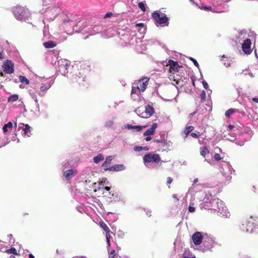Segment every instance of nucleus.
<instances>
[{"label":"nucleus","mask_w":258,"mask_h":258,"mask_svg":"<svg viewBox=\"0 0 258 258\" xmlns=\"http://www.w3.org/2000/svg\"><path fill=\"white\" fill-rule=\"evenodd\" d=\"M203 235L199 232H197L192 236L193 242L196 245H200L202 241Z\"/></svg>","instance_id":"9b49d317"},{"label":"nucleus","mask_w":258,"mask_h":258,"mask_svg":"<svg viewBox=\"0 0 258 258\" xmlns=\"http://www.w3.org/2000/svg\"><path fill=\"white\" fill-rule=\"evenodd\" d=\"M85 76L79 72L73 76L72 81L74 84H78L80 89L84 90L88 87V84L85 81Z\"/></svg>","instance_id":"f257e3e1"},{"label":"nucleus","mask_w":258,"mask_h":258,"mask_svg":"<svg viewBox=\"0 0 258 258\" xmlns=\"http://www.w3.org/2000/svg\"><path fill=\"white\" fill-rule=\"evenodd\" d=\"M107 243L108 246L110 245V239H106Z\"/></svg>","instance_id":"864d4df0"},{"label":"nucleus","mask_w":258,"mask_h":258,"mask_svg":"<svg viewBox=\"0 0 258 258\" xmlns=\"http://www.w3.org/2000/svg\"><path fill=\"white\" fill-rule=\"evenodd\" d=\"M137 90H138V89L137 88V86L132 87V90H131V96H133V95L134 94H135L137 93Z\"/></svg>","instance_id":"c756f323"},{"label":"nucleus","mask_w":258,"mask_h":258,"mask_svg":"<svg viewBox=\"0 0 258 258\" xmlns=\"http://www.w3.org/2000/svg\"><path fill=\"white\" fill-rule=\"evenodd\" d=\"M77 174V170L70 169L66 171L64 173V176L67 180H69Z\"/></svg>","instance_id":"ddd939ff"},{"label":"nucleus","mask_w":258,"mask_h":258,"mask_svg":"<svg viewBox=\"0 0 258 258\" xmlns=\"http://www.w3.org/2000/svg\"><path fill=\"white\" fill-rule=\"evenodd\" d=\"M104 160V156L102 154H99L97 156L94 157L93 161L95 163H98L99 162Z\"/></svg>","instance_id":"6ab92c4d"},{"label":"nucleus","mask_w":258,"mask_h":258,"mask_svg":"<svg viewBox=\"0 0 258 258\" xmlns=\"http://www.w3.org/2000/svg\"><path fill=\"white\" fill-rule=\"evenodd\" d=\"M10 237H12V234H10Z\"/></svg>","instance_id":"69168bd1"},{"label":"nucleus","mask_w":258,"mask_h":258,"mask_svg":"<svg viewBox=\"0 0 258 258\" xmlns=\"http://www.w3.org/2000/svg\"><path fill=\"white\" fill-rule=\"evenodd\" d=\"M28 10L22 7H16L14 10V16L17 20H22L27 16Z\"/></svg>","instance_id":"20e7f679"},{"label":"nucleus","mask_w":258,"mask_h":258,"mask_svg":"<svg viewBox=\"0 0 258 258\" xmlns=\"http://www.w3.org/2000/svg\"><path fill=\"white\" fill-rule=\"evenodd\" d=\"M105 189L107 191H109L110 189V187H109V186H106L105 187Z\"/></svg>","instance_id":"603ef678"},{"label":"nucleus","mask_w":258,"mask_h":258,"mask_svg":"<svg viewBox=\"0 0 258 258\" xmlns=\"http://www.w3.org/2000/svg\"><path fill=\"white\" fill-rule=\"evenodd\" d=\"M152 16L154 20L160 24H165L167 22V17L165 16L161 17L158 13L154 12Z\"/></svg>","instance_id":"6e6552de"},{"label":"nucleus","mask_w":258,"mask_h":258,"mask_svg":"<svg viewBox=\"0 0 258 258\" xmlns=\"http://www.w3.org/2000/svg\"><path fill=\"white\" fill-rule=\"evenodd\" d=\"M191 136L194 138H199V137L200 136V134L199 132H197V133H192L191 134Z\"/></svg>","instance_id":"473e14b6"},{"label":"nucleus","mask_w":258,"mask_h":258,"mask_svg":"<svg viewBox=\"0 0 258 258\" xmlns=\"http://www.w3.org/2000/svg\"><path fill=\"white\" fill-rule=\"evenodd\" d=\"M49 88V87H48L46 85H43L40 87V89L41 92H46L48 90Z\"/></svg>","instance_id":"7c9ffc66"},{"label":"nucleus","mask_w":258,"mask_h":258,"mask_svg":"<svg viewBox=\"0 0 258 258\" xmlns=\"http://www.w3.org/2000/svg\"><path fill=\"white\" fill-rule=\"evenodd\" d=\"M235 111L236 110L235 109L230 108L225 112V115L227 117H229L232 114L234 113Z\"/></svg>","instance_id":"5701e85b"},{"label":"nucleus","mask_w":258,"mask_h":258,"mask_svg":"<svg viewBox=\"0 0 258 258\" xmlns=\"http://www.w3.org/2000/svg\"><path fill=\"white\" fill-rule=\"evenodd\" d=\"M190 59L193 62V63H194V64L196 67H199V63L195 58H194L192 57H190Z\"/></svg>","instance_id":"c9c22d12"},{"label":"nucleus","mask_w":258,"mask_h":258,"mask_svg":"<svg viewBox=\"0 0 258 258\" xmlns=\"http://www.w3.org/2000/svg\"><path fill=\"white\" fill-rule=\"evenodd\" d=\"M105 180L106 179H105L104 181H103V179H102V180L99 182V184L103 185L105 183Z\"/></svg>","instance_id":"49530a36"},{"label":"nucleus","mask_w":258,"mask_h":258,"mask_svg":"<svg viewBox=\"0 0 258 258\" xmlns=\"http://www.w3.org/2000/svg\"><path fill=\"white\" fill-rule=\"evenodd\" d=\"M200 151L201 155L204 157H205L210 152L208 148L206 146L201 147L200 149Z\"/></svg>","instance_id":"f3484780"},{"label":"nucleus","mask_w":258,"mask_h":258,"mask_svg":"<svg viewBox=\"0 0 258 258\" xmlns=\"http://www.w3.org/2000/svg\"><path fill=\"white\" fill-rule=\"evenodd\" d=\"M168 64L169 65V70L171 73L178 72L180 66L177 61L170 59L168 61Z\"/></svg>","instance_id":"9d476101"},{"label":"nucleus","mask_w":258,"mask_h":258,"mask_svg":"<svg viewBox=\"0 0 258 258\" xmlns=\"http://www.w3.org/2000/svg\"><path fill=\"white\" fill-rule=\"evenodd\" d=\"M125 168L124 166L122 164L120 165H115L112 166L108 168H105V170H110V171H121L124 170Z\"/></svg>","instance_id":"2eb2a0df"},{"label":"nucleus","mask_w":258,"mask_h":258,"mask_svg":"<svg viewBox=\"0 0 258 258\" xmlns=\"http://www.w3.org/2000/svg\"><path fill=\"white\" fill-rule=\"evenodd\" d=\"M172 198L175 199L176 201H179V199H178L177 197V195H175V194H173L172 196Z\"/></svg>","instance_id":"79ce46f5"},{"label":"nucleus","mask_w":258,"mask_h":258,"mask_svg":"<svg viewBox=\"0 0 258 258\" xmlns=\"http://www.w3.org/2000/svg\"><path fill=\"white\" fill-rule=\"evenodd\" d=\"M19 78L21 82L22 83H24L26 85H28L29 84V81L25 76H20Z\"/></svg>","instance_id":"393cba45"},{"label":"nucleus","mask_w":258,"mask_h":258,"mask_svg":"<svg viewBox=\"0 0 258 258\" xmlns=\"http://www.w3.org/2000/svg\"><path fill=\"white\" fill-rule=\"evenodd\" d=\"M149 81V78L148 77H144L140 79L135 84L137 89L142 92H144L147 88Z\"/></svg>","instance_id":"423d86ee"},{"label":"nucleus","mask_w":258,"mask_h":258,"mask_svg":"<svg viewBox=\"0 0 258 258\" xmlns=\"http://www.w3.org/2000/svg\"><path fill=\"white\" fill-rule=\"evenodd\" d=\"M58 70L61 72L62 75H65L68 73V70L70 67V62L66 59H61L58 62Z\"/></svg>","instance_id":"39448f33"},{"label":"nucleus","mask_w":258,"mask_h":258,"mask_svg":"<svg viewBox=\"0 0 258 258\" xmlns=\"http://www.w3.org/2000/svg\"><path fill=\"white\" fill-rule=\"evenodd\" d=\"M194 127L192 126H186L184 131L185 134V138H186L188 134L194 130Z\"/></svg>","instance_id":"412c9836"},{"label":"nucleus","mask_w":258,"mask_h":258,"mask_svg":"<svg viewBox=\"0 0 258 258\" xmlns=\"http://www.w3.org/2000/svg\"><path fill=\"white\" fill-rule=\"evenodd\" d=\"M184 258H188V257L184 256Z\"/></svg>","instance_id":"338daca9"},{"label":"nucleus","mask_w":258,"mask_h":258,"mask_svg":"<svg viewBox=\"0 0 258 258\" xmlns=\"http://www.w3.org/2000/svg\"><path fill=\"white\" fill-rule=\"evenodd\" d=\"M112 13L111 12H108V13H107L105 16V18H108V17H109L111 16H112Z\"/></svg>","instance_id":"ea45409f"},{"label":"nucleus","mask_w":258,"mask_h":258,"mask_svg":"<svg viewBox=\"0 0 258 258\" xmlns=\"http://www.w3.org/2000/svg\"><path fill=\"white\" fill-rule=\"evenodd\" d=\"M195 114V112H194V113H191V114H190V115H194V114Z\"/></svg>","instance_id":"680f3d73"},{"label":"nucleus","mask_w":258,"mask_h":258,"mask_svg":"<svg viewBox=\"0 0 258 258\" xmlns=\"http://www.w3.org/2000/svg\"><path fill=\"white\" fill-rule=\"evenodd\" d=\"M134 150L136 151L140 152L143 150V147L141 146H136L134 147Z\"/></svg>","instance_id":"f704fd0d"},{"label":"nucleus","mask_w":258,"mask_h":258,"mask_svg":"<svg viewBox=\"0 0 258 258\" xmlns=\"http://www.w3.org/2000/svg\"><path fill=\"white\" fill-rule=\"evenodd\" d=\"M138 7L142 10L143 12L146 11V8L143 2H140L138 4Z\"/></svg>","instance_id":"c85d7f7f"},{"label":"nucleus","mask_w":258,"mask_h":258,"mask_svg":"<svg viewBox=\"0 0 258 258\" xmlns=\"http://www.w3.org/2000/svg\"><path fill=\"white\" fill-rule=\"evenodd\" d=\"M205 94H206V93H205V91H203V92H202V94H201V96H202V98H203V99H205Z\"/></svg>","instance_id":"37998d69"},{"label":"nucleus","mask_w":258,"mask_h":258,"mask_svg":"<svg viewBox=\"0 0 258 258\" xmlns=\"http://www.w3.org/2000/svg\"><path fill=\"white\" fill-rule=\"evenodd\" d=\"M144 24L142 23H138V24H136V26H140V27H143L144 26Z\"/></svg>","instance_id":"a18cd8bd"},{"label":"nucleus","mask_w":258,"mask_h":258,"mask_svg":"<svg viewBox=\"0 0 258 258\" xmlns=\"http://www.w3.org/2000/svg\"><path fill=\"white\" fill-rule=\"evenodd\" d=\"M110 255H112V256H110L111 258H120V256L115 253V251L114 250H112L110 252Z\"/></svg>","instance_id":"cd10ccee"},{"label":"nucleus","mask_w":258,"mask_h":258,"mask_svg":"<svg viewBox=\"0 0 258 258\" xmlns=\"http://www.w3.org/2000/svg\"><path fill=\"white\" fill-rule=\"evenodd\" d=\"M147 137L146 138L145 140L146 141H149L151 140L152 138L150 136H147Z\"/></svg>","instance_id":"c03bdc74"},{"label":"nucleus","mask_w":258,"mask_h":258,"mask_svg":"<svg viewBox=\"0 0 258 258\" xmlns=\"http://www.w3.org/2000/svg\"><path fill=\"white\" fill-rule=\"evenodd\" d=\"M43 45L46 48H52L54 47L56 44L52 41H48L44 42Z\"/></svg>","instance_id":"a211bd4d"},{"label":"nucleus","mask_w":258,"mask_h":258,"mask_svg":"<svg viewBox=\"0 0 258 258\" xmlns=\"http://www.w3.org/2000/svg\"><path fill=\"white\" fill-rule=\"evenodd\" d=\"M198 178H197V179H195V180L194 181V182L196 183L198 182Z\"/></svg>","instance_id":"13d9d810"},{"label":"nucleus","mask_w":258,"mask_h":258,"mask_svg":"<svg viewBox=\"0 0 258 258\" xmlns=\"http://www.w3.org/2000/svg\"><path fill=\"white\" fill-rule=\"evenodd\" d=\"M143 160L145 163L150 162L158 163L161 160V158L157 154L149 153L144 156Z\"/></svg>","instance_id":"7ed1b4c3"},{"label":"nucleus","mask_w":258,"mask_h":258,"mask_svg":"<svg viewBox=\"0 0 258 258\" xmlns=\"http://www.w3.org/2000/svg\"><path fill=\"white\" fill-rule=\"evenodd\" d=\"M19 95L17 94H13L11 95L8 99V101L9 102H14L18 100Z\"/></svg>","instance_id":"aec40b11"},{"label":"nucleus","mask_w":258,"mask_h":258,"mask_svg":"<svg viewBox=\"0 0 258 258\" xmlns=\"http://www.w3.org/2000/svg\"><path fill=\"white\" fill-rule=\"evenodd\" d=\"M154 142H156V143H163L162 141H160V140H155L154 141Z\"/></svg>","instance_id":"3c124183"},{"label":"nucleus","mask_w":258,"mask_h":258,"mask_svg":"<svg viewBox=\"0 0 258 258\" xmlns=\"http://www.w3.org/2000/svg\"><path fill=\"white\" fill-rule=\"evenodd\" d=\"M140 108H138L136 109V111L138 112V115L144 118H147L151 116L154 113V108L153 106L150 105H147L145 106V111L140 112Z\"/></svg>","instance_id":"f03ea898"},{"label":"nucleus","mask_w":258,"mask_h":258,"mask_svg":"<svg viewBox=\"0 0 258 258\" xmlns=\"http://www.w3.org/2000/svg\"><path fill=\"white\" fill-rule=\"evenodd\" d=\"M251 41L249 39H247L244 41L242 45V48L243 52L245 54H250L251 53Z\"/></svg>","instance_id":"1a4fd4ad"},{"label":"nucleus","mask_w":258,"mask_h":258,"mask_svg":"<svg viewBox=\"0 0 258 258\" xmlns=\"http://www.w3.org/2000/svg\"><path fill=\"white\" fill-rule=\"evenodd\" d=\"M158 126L157 123H154L151 127L148 130H147L144 134L143 135L144 136L153 135L155 134V130L157 128Z\"/></svg>","instance_id":"f8f14e48"},{"label":"nucleus","mask_w":258,"mask_h":258,"mask_svg":"<svg viewBox=\"0 0 258 258\" xmlns=\"http://www.w3.org/2000/svg\"><path fill=\"white\" fill-rule=\"evenodd\" d=\"M4 71L8 74H11L14 73V64L11 60L9 59H7L3 62V64L2 66Z\"/></svg>","instance_id":"0eeeda50"},{"label":"nucleus","mask_w":258,"mask_h":258,"mask_svg":"<svg viewBox=\"0 0 258 258\" xmlns=\"http://www.w3.org/2000/svg\"><path fill=\"white\" fill-rule=\"evenodd\" d=\"M188 211L189 212H191V213H193L194 212H195V208L193 206H191V205H190L188 207Z\"/></svg>","instance_id":"72a5a7b5"},{"label":"nucleus","mask_w":258,"mask_h":258,"mask_svg":"<svg viewBox=\"0 0 258 258\" xmlns=\"http://www.w3.org/2000/svg\"><path fill=\"white\" fill-rule=\"evenodd\" d=\"M13 127V123L11 122H9L8 123L5 124L3 130L4 133H6L8 131V128H12Z\"/></svg>","instance_id":"a878e982"},{"label":"nucleus","mask_w":258,"mask_h":258,"mask_svg":"<svg viewBox=\"0 0 258 258\" xmlns=\"http://www.w3.org/2000/svg\"><path fill=\"white\" fill-rule=\"evenodd\" d=\"M5 252L7 253H13L14 255H19L15 247H12L10 249H6Z\"/></svg>","instance_id":"4be33fe9"},{"label":"nucleus","mask_w":258,"mask_h":258,"mask_svg":"<svg viewBox=\"0 0 258 258\" xmlns=\"http://www.w3.org/2000/svg\"><path fill=\"white\" fill-rule=\"evenodd\" d=\"M35 101L36 103H37V102H38L37 99H35Z\"/></svg>","instance_id":"e2e57ef3"},{"label":"nucleus","mask_w":258,"mask_h":258,"mask_svg":"<svg viewBox=\"0 0 258 258\" xmlns=\"http://www.w3.org/2000/svg\"><path fill=\"white\" fill-rule=\"evenodd\" d=\"M214 158L216 161H219L222 158L221 157V156L218 153H215L214 155Z\"/></svg>","instance_id":"2f4dec72"},{"label":"nucleus","mask_w":258,"mask_h":258,"mask_svg":"<svg viewBox=\"0 0 258 258\" xmlns=\"http://www.w3.org/2000/svg\"><path fill=\"white\" fill-rule=\"evenodd\" d=\"M143 150L145 151H148L149 150V148L147 147H144Z\"/></svg>","instance_id":"6e6d98bb"},{"label":"nucleus","mask_w":258,"mask_h":258,"mask_svg":"<svg viewBox=\"0 0 258 258\" xmlns=\"http://www.w3.org/2000/svg\"><path fill=\"white\" fill-rule=\"evenodd\" d=\"M192 84H193L194 86H195V82H194V81H192Z\"/></svg>","instance_id":"052dcab7"},{"label":"nucleus","mask_w":258,"mask_h":258,"mask_svg":"<svg viewBox=\"0 0 258 258\" xmlns=\"http://www.w3.org/2000/svg\"><path fill=\"white\" fill-rule=\"evenodd\" d=\"M0 76H1V77L4 76V74L3 72H0Z\"/></svg>","instance_id":"4d7b16f0"},{"label":"nucleus","mask_w":258,"mask_h":258,"mask_svg":"<svg viewBox=\"0 0 258 258\" xmlns=\"http://www.w3.org/2000/svg\"><path fill=\"white\" fill-rule=\"evenodd\" d=\"M148 126V125H143V126H140V125H132L131 124H128L127 125V128L128 129H136L137 131H140L143 128H146Z\"/></svg>","instance_id":"dca6fc26"},{"label":"nucleus","mask_w":258,"mask_h":258,"mask_svg":"<svg viewBox=\"0 0 258 258\" xmlns=\"http://www.w3.org/2000/svg\"><path fill=\"white\" fill-rule=\"evenodd\" d=\"M24 126V128L23 130L24 131V134L29 137L31 135V127L28 124H24V123H20L19 127H23Z\"/></svg>","instance_id":"4468645a"},{"label":"nucleus","mask_w":258,"mask_h":258,"mask_svg":"<svg viewBox=\"0 0 258 258\" xmlns=\"http://www.w3.org/2000/svg\"><path fill=\"white\" fill-rule=\"evenodd\" d=\"M234 126L231 124H230L228 126V129L229 131H231L234 128Z\"/></svg>","instance_id":"a19ab883"},{"label":"nucleus","mask_w":258,"mask_h":258,"mask_svg":"<svg viewBox=\"0 0 258 258\" xmlns=\"http://www.w3.org/2000/svg\"><path fill=\"white\" fill-rule=\"evenodd\" d=\"M100 225L101 227L105 231V232H110L109 228L104 222H100Z\"/></svg>","instance_id":"b1692460"},{"label":"nucleus","mask_w":258,"mask_h":258,"mask_svg":"<svg viewBox=\"0 0 258 258\" xmlns=\"http://www.w3.org/2000/svg\"><path fill=\"white\" fill-rule=\"evenodd\" d=\"M172 182V179L170 177H168L167 178V183L168 184H170Z\"/></svg>","instance_id":"4c0bfd02"},{"label":"nucleus","mask_w":258,"mask_h":258,"mask_svg":"<svg viewBox=\"0 0 258 258\" xmlns=\"http://www.w3.org/2000/svg\"><path fill=\"white\" fill-rule=\"evenodd\" d=\"M112 159V158L111 156H107L106 158L105 161L103 163L102 166L103 167H105V166H106V165L107 163H108V164L111 163Z\"/></svg>","instance_id":"bb28decb"},{"label":"nucleus","mask_w":258,"mask_h":258,"mask_svg":"<svg viewBox=\"0 0 258 258\" xmlns=\"http://www.w3.org/2000/svg\"><path fill=\"white\" fill-rule=\"evenodd\" d=\"M16 126H17V123H15V126L16 127Z\"/></svg>","instance_id":"0e129e2a"},{"label":"nucleus","mask_w":258,"mask_h":258,"mask_svg":"<svg viewBox=\"0 0 258 258\" xmlns=\"http://www.w3.org/2000/svg\"><path fill=\"white\" fill-rule=\"evenodd\" d=\"M9 258H16V257L14 255H11Z\"/></svg>","instance_id":"bf43d9fd"},{"label":"nucleus","mask_w":258,"mask_h":258,"mask_svg":"<svg viewBox=\"0 0 258 258\" xmlns=\"http://www.w3.org/2000/svg\"><path fill=\"white\" fill-rule=\"evenodd\" d=\"M202 84L203 85L204 88L205 89H208V88L209 87V85H208V83L205 81H203L202 82Z\"/></svg>","instance_id":"e433bc0d"},{"label":"nucleus","mask_w":258,"mask_h":258,"mask_svg":"<svg viewBox=\"0 0 258 258\" xmlns=\"http://www.w3.org/2000/svg\"><path fill=\"white\" fill-rule=\"evenodd\" d=\"M4 58L3 55V52L0 51V59H3Z\"/></svg>","instance_id":"8fccbe9b"},{"label":"nucleus","mask_w":258,"mask_h":258,"mask_svg":"<svg viewBox=\"0 0 258 258\" xmlns=\"http://www.w3.org/2000/svg\"><path fill=\"white\" fill-rule=\"evenodd\" d=\"M111 237V235L110 234V232H106V239H110Z\"/></svg>","instance_id":"58836bf2"},{"label":"nucleus","mask_w":258,"mask_h":258,"mask_svg":"<svg viewBox=\"0 0 258 258\" xmlns=\"http://www.w3.org/2000/svg\"><path fill=\"white\" fill-rule=\"evenodd\" d=\"M252 101L258 103V98H253Z\"/></svg>","instance_id":"de8ad7c7"},{"label":"nucleus","mask_w":258,"mask_h":258,"mask_svg":"<svg viewBox=\"0 0 258 258\" xmlns=\"http://www.w3.org/2000/svg\"><path fill=\"white\" fill-rule=\"evenodd\" d=\"M29 258H35L34 256H33V255L31 253L29 254Z\"/></svg>","instance_id":"5fc2aeb1"},{"label":"nucleus","mask_w":258,"mask_h":258,"mask_svg":"<svg viewBox=\"0 0 258 258\" xmlns=\"http://www.w3.org/2000/svg\"><path fill=\"white\" fill-rule=\"evenodd\" d=\"M204 8L205 9V10H211L212 9V7L211 6L210 7H207V6H205L204 7Z\"/></svg>","instance_id":"09e8293b"}]
</instances>
